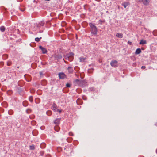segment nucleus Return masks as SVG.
I'll list each match as a JSON object with an SVG mask.
<instances>
[{"mask_svg": "<svg viewBox=\"0 0 157 157\" xmlns=\"http://www.w3.org/2000/svg\"><path fill=\"white\" fill-rule=\"evenodd\" d=\"M4 56H5L7 57V55H4V56H3L4 57Z\"/></svg>", "mask_w": 157, "mask_h": 157, "instance_id": "obj_38", "label": "nucleus"}, {"mask_svg": "<svg viewBox=\"0 0 157 157\" xmlns=\"http://www.w3.org/2000/svg\"><path fill=\"white\" fill-rule=\"evenodd\" d=\"M54 129L56 131L58 132L60 129V128L58 125H56L54 127Z\"/></svg>", "mask_w": 157, "mask_h": 157, "instance_id": "obj_15", "label": "nucleus"}, {"mask_svg": "<svg viewBox=\"0 0 157 157\" xmlns=\"http://www.w3.org/2000/svg\"><path fill=\"white\" fill-rule=\"evenodd\" d=\"M82 98H83V99L84 100H86V97L85 96H83L82 97Z\"/></svg>", "mask_w": 157, "mask_h": 157, "instance_id": "obj_31", "label": "nucleus"}, {"mask_svg": "<svg viewBox=\"0 0 157 157\" xmlns=\"http://www.w3.org/2000/svg\"><path fill=\"white\" fill-rule=\"evenodd\" d=\"M89 25L90 28V32L92 36H96L98 32L97 27L92 23H90Z\"/></svg>", "mask_w": 157, "mask_h": 157, "instance_id": "obj_2", "label": "nucleus"}, {"mask_svg": "<svg viewBox=\"0 0 157 157\" xmlns=\"http://www.w3.org/2000/svg\"><path fill=\"white\" fill-rule=\"evenodd\" d=\"M59 78L61 79L64 78L65 77V75L63 73H60L59 74Z\"/></svg>", "mask_w": 157, "mask_h": 157, "instance_id": "obj_9", "label": "nucleus"}, {"mask_svg": "<svg viewBox=\"0 0 157 157\" xmlns=\"http://www.w3.org/2000/svg\"><path fill=\"white\" fill-rule=\"evenodd\" d=\"M25 102H23V105L24 106H27V105H25Z\"/></svg>", "mask_w": 157, "mask_h": 157, "instance_id": "obj_35", "label": "nucleus"}, {"mask_svg": "<svg viewBox=\"0 0 157 157\" xmlns=\"http://www.w3.org/2000/svg\"><path fill=\"white\" fill-rule=\"evenodd\" d=\"M7 65L8 66H9L10 65H9V63H7Z\"/></svg>", "mask_w": 157, "mask_h": 157, "instance_id": "obj_40", "label": "nucleus"}, {"mask_svg": "<svg viewBox=\"0 0 157 157\" xmlns=\"http://www.w3.org/2000/svg\"><path fill=\"white\" fill-rule=\"evenodd\" d=\"M67 69L69 73H72L73 71V68L71 67H69Z\"/></svg>", "mask_w": 157, "mask_h": 157, "instance_id": "obj_13", "label": "nucleus"}, {"mask_svg": "<svg viewBox=\"0 0 157 157\" xmlns=\"http://www.w3.org/2000/svg\"><path fill=\"white\" fill-rule=\"evenodd\" d=\"M62 111V110H59V111L58 112H59V113H61V112Z\"/></svg>", "mask_w": 157, "mask_h": 157, "instance_id": "obj_36", "label": "nucleus"}, {"mask_svg": "<svg viewBox=\"0 0 157 157\" xmlns=\"http://www.w3.org/2000/svg\"><path fill=\"white\" fill-rule=\"evenodd\" d=\"M29 101L31 102L33 101V98L32 96H30L29 98Z\"/></svg>", "mask_w": 157, "mask_h": 157, "instance_id": "obj_24", "label": "nucleus"}, {"mask_svg": "<svg viewBox=\"0 0 157 157\" xmlns=\"http://www.w3.org/2000/svg\"><path fill=\"white\" fill-rule=\"evenodd\" d=\"M143 4L145 5H147L149 4V1L148 0H142Z\"/></svg>", "mask_w": 157, "mask_h": 157, "instance_id": "obj_10", "label": "nucleus"}, {"mask_svg": "<svg viewBox=\"0 0 157 157\" xmlns=\"http://www.w3.org/2000/svg\"><path fill=\"white\" fill-rule=\"evenodd\" d=\"M46 113L48 116H50L52 114V112L51 111H48Z\"/></svg>", "mask_w": 157, "mask_h": 157, "instance_id": "obj_23", "label": "nucleus"}, {"mask_svg": "<svg viewBox=\"0 0 157 157\" xmlns=\"http://www.w3.org/2000/svg\"><path fill=\"white\" fill-rule=\"evenodd\" d=\"M77 103L78 105H81L82 104V101L81 99H78L77 100Z\"/></svg>", "mask_w": 157, "mask_h": 157, "instance_id": "obj_14", "label": "nucleus"}, {"mask_svg": "<svg viewBox=\"0 0 157 157\" xmlns=\"http://www.w3.org/2000/svg\"><path fill=\"white\" fill-rule=\"evenodd\" d=\"M69 135L70 136H73V134L72 133L70 132L69 133Z\"/></svg>", "mask_w": 157, "mask_h": 157, "instance_id": "obj_29", "label": "nucleus"}, {"mask_svg": "<svg viewBox=\"0 0 157 157\" xmlns=\"http://www.w3.org/2000/svg\"><path fill=\"white\" fill-rule=\"evenodd\" d=\"M110 64L112 67H117L118 65L117 61L114 60H113L111 61Z\"/></svg>", "mask_w": 157, "mask_h": 157, "instance_id": "obj_4", "label": "nucleus"}, {"mask_svg": "<svg viewBox=\"0 0 157 157\" xmlns=\"http://www.w3.org/2000/svg\"><path fill=\"white\" fill-rule=\"evenodd\" d=\"M40 49H41L42 52L43 54H45L47 52V50L46 49L43 48L42 46H39Z\"/></svg>", "mask_w": 157, "mask_h": 157, "instance_id": "obj_8", "label": "nucleus"}, {"mask_svg": "<svg viewBox=\"0 0 157 157\" xmlns=\"http://www.w3.org/2000/svg\"><path fill=\"white\" fill-rule=\"evenodd\" d=\"M86 59L83 57H81L79 58L80 62H84Z\"/></svg>", "mask_w": 157, "mask_h": 157, "instance_id": "obj_20", "label": "nucleus"}, {"mask_svg": "<svg viewBox=\"0 0 157 157\" xmlns=\"http://www.w3.org/2000/svg\"><path fill=\"white\" fill-rule=\"evenodd\" d=\"M147 43L146 41L144 40H141L140 42V44H146Z\"/></svg>", "mask_w": 157, "mask_h": 157, "instance_id": "obj_19", "label": "nucleus"}, {"mask_svg": "<svg viewBox=\"0 0 157 157\" xmlns=\"http://www.w3.org/2000/svg\"><path fill=\"white\" fill-rule=\"evenodd\" d=\"M13 10H14L13 11V12H11V14L14 15V14L13 13H14V12H15V9H13Z\"/></svg>", "mask_w": 157, "mask_h": 157, "instance_id": "obj_33", "label": "nucleus"}, {"mask_svg": "<svg viewBox=\"0 0 157 157\" xmlns=\"http://www.w3.org/2000/svg\"><path fill=\"white\" fill-rule=\"evenodd\" d=\"M42 38L41 37H40V38H39V40L40 39H41Z\"/></svg>", "mask_w": 157, "mask_h": 157, "instance_id": "obj_41", "label": "nucleus"}, {"mask_svg": "<svg viewBox=\"0 0 157 157\" xmlns=\"http://www.w3.org/2000/svg\"><path fill=\"white\" fill-rule=\"evenodd\" d=\"M141 49L140 48H138L136 50L135 53L136 54H139L141 53Z\"/></svg>", "mask_w": 157, "mask_h": 157, "instance_id": "obj_16", "label": "nucleus"}, {"mask_svg": "<svg viewBox=\"0 0 157 157\" xmlns=\"http://www.w3.org/2000/svg\"><path fill=\"white\" fill-rule=\"evenodd\" d=\"M35 103L36 104H38L40 102V99L38 98H36L35 100Z\"/></svg>", "mask_w": 157, "mask_h": 157, "instance_id": "obj_22", "label": "nucleus"}, {"mask_svg": "<svg viewBox=\"0 0 157 157\" xmlns=\"http://www.w3.org/2000/svg\"><path fill=\"white\" fill-rule=\"evenodd\" d=\"M61 119V118L56 119L54 121V123L56 125H58L59 124Z\"/></svg>", "mask_w": 157, "mask_h": 157, "instance_id": "obj_7", "label": "nucleus"}, {"mask_svg": "<svg viewBox=\"0 0 157 157\" xmlns=\"http://www.w3.org/2000/svg\"><path fill=\"white\" fill-rule=\"evenodd\" d=\"M141 68L142 69H144L145 68V66H143L141 67Z\"/></svg>", "mask_w": 157, "mask_h": 157, "instance_id": "obj_34", "label": "nucleus"}, {"mask_svg": "<svg viewBox=\"0 0 157 157\" xmlns=\"http://www.w3.org/2000/svg\"><path fill=\"white\" fill-rule=\"evenodd\" d=\"M116 36L120 38H122L123 37V35L121 33H117L116 34Z\"/></svg>", "mask_w": 157, "mask_h": 157, "instance_id": "obj_18", "label": "nucleus"}, {"mask_svg": "<svg viewBox=\"0 0 157 157\" xmlns=\"http://www.w3.org/2000/svg\"><path fill=\"white\" fill-rule=\"evenodd\" d=\"M52 109L55 112H58L59 111V109H57L56 105L55 103L53 104Z\"/></svg>", "mask_w": 157, "mask_h": 157, "instance_id": "obj_6", "label": "nucleus"}, {"mask_svg": "<svg viewBox=\"0 0 157 157\" xmlns=\"http://www.w3.org/2000/svg\"><path fill=\"white\" fill-rule=\"evenodd\" d=\"M35 40L37 42H39V38L36 37L35 39Z\"/></svg>", "mask_w": 157, "mask_h": 157, "instance_id": "obj_27", "label": "nucleus"}, {"mask_svg": "<svg viewBox=\"0 0 157 157\" xmlns=\"http://www.w3.org/2000/svg\"><path fill=\"white\" fill-rule=\"evenodd\" d=\"M130 4L129 2H124L122 4V5L125 8H126L127 6Z\"/></svg>", "mask_w": 157, "mask_h": 157, "instance_id": "obj_11", "label": "nucleus"}, {"mask_svg": "<svg viewBox=\"0 0 157 157\" xmlns=\"http://www.w3.org/2000/svg\"><path fill=\"white\" fill-rule=\"evenodd\" d=\"M44 24V22L43 21H41L39 22V23L37 25V26L38 27H40L41 26H43Z\"/></svg>", "mask_w": 157, "mask_h": 157, "instance_id": "obj_12", "label": "nucleus"}, {"mask_svg": "<svg viewBox=\"0 0 157 157\" xmlns=\"http://www.w3.org/2000/svg\"><path fill=\"white\" fill-rule=\"evenodd\" d=\"M22 0H20L19 1H20V2H21Z\"/></svg>", "mask_w": 157, "mask_h": 157, "instance_id": "obj_42", "label": "nucleus"}, {"mask_svg": "<svg viewBox=\"0 0 157 157\" xmlns=\"http://www.w3.org/2000/svg\"><path fill=\"white\" fill-rule=\"evenodd\" d=\"M46 144L45 143H43L41 144L40 145V146L41 148H44L45 147Z\"/></svg>", "mask_w": 157, "mask_h": 157, "instance_id": "obj_21", "label": "nucleus"}, {"mask_svg": "<svg viewBox=\"0 0 157 157\" xmlns=\"http://www.w3.org/2000/svg\"><path fill=\"white\" fill-rule=\"evenodd\" d=\"M12 111H11V110H10V115L11 114V113H12Z\"/></svg>", "mask_w": 157, "mask_h": 157, "instance_id": "obj_39", "label": "nucleus"}, {"mask_svg": "<svg viewBox=\"0 0 157 157\" xmlns=\"http://www.w3.org/2000/svg\"><path fill=\"white\" fill-rule=\"evenodd\" d=\"M5 30V28L4 26H2L0 27V30L2 32H4Z\"/></svg>", "mask_w": 157, "mask_h": 157, "instance_id": "obj_17", "label": "nucleus"}, {"mask_svg": "<svg viewBox=\"0 0 157 157\" xmlns=\"http://www.w3.org/2000/svg\"><path fill=\"white\" fill-rule=\"evenodd\" d=\"M153 33L154 35L156 36L157 35V31H154L153 32Z\"/></svg>", "mask_w": 157, "mask_h": 157, "instance_id": "obj_26", "label": "nucleus"}, {"mask_svg": "<svg viewBox=\"0 0 157 157\" xmlns=\"http://www.w3.org/2000/svg\"><path fill=\"white\" fill-rule=\"evenodd\" d=\"M20 9L22 12H23L25 10V9H21V8H20Z\"/></svg>", "mask_w": 157, "mask_h": 157, "instance_id": "obj_32", "label": "nucleus"}, {"mask_svg": "<svg viewBox=\"0 0 157 157\" xmlns=\"http://www.w3.org/2000/svg\"><path fill=\"white\" fill-rule=\"evenodd\" d=\"M74 85L82 87H85L87 85V82L84 80L76 79L73 82Z\"/></svg>", "mask_w": 157, "mask_h": 157, "instance_id": "obj_1", "label": "nucleus"}, {"mask_svg": "<svg viewBox=\"0 0 157 157\" xmlns=\"http://www.w3.org/2000/svg\"><path fill=\"white\" fill-rule=\"evenodd\" d=\"M74 54L72 52H71L69 54H67L64 55V57L66 59H68L70 61H71L73 59V56Z\"/></svg>", "mask_w": 157, "mask_h": 157, "instance_id": "obj_3", "label": "nucleus"}, {"mask_svg": "<svg viewBox=\"0 0 157 157\" xmlns=\"http://www.w3.org/2000/svg\"><path fill=\"white\" fill-rule=\"evenodd\" d=\"M66 86L67 87H70L71 86V85L70 84L67 83L66 84Z\"/></svg>", "mask_w": 157, "mask_h": 157, "instance_id": "obj_28", "label": "nucleus"}, {"mask_svg": "<svg viewBox=\"0 0 157 157\" xmlns=\"http://www.w3.org/2000/svg\"><path fill=\"white\" fill-rule=\"evenodd\" d=\"M52 57H54L55 60L57 61L61 59L62 58V56L60 54H55Z\"/></svg>", "mask_w": 157, "mask_h": 157, "instance_id": "obj_5", "label": "nucleus"}, {"mask_svg": "<svg viewBox=\"0 0 157 157\" xmlns=\"http://www.w3.org/2000/svg\"><path fill=\"white\" fill-rule=\"evenodd\" d=\"M90 70H88V72H89V73H91V72H90Z\"/></svg>", "mask_w": 157, "mask_h": 157, "instance_id": "obj_37", "label": "nucleus"}, {"mask_svg": "<svg viewBox=\"0 0 157 157\" xmlns=\"http://www.w3.org/2000/svg\"><path fill=\"white\" fill-rule=\"evenodd\" d=\"M128 43L130 45H131L132 44V42L129 41H128Z\"/></svg>", "mask_w": 157, "mask_h": 157, "instance_id": "obj_30", "label": "nucleus"}, {"mask_svg": "<svg viewBox=\"0 0 157 157\" xmlns=\"http://www.w3.org/2000/svg\"><path fill=\"white\" fill-rule=\"evenodd\" d=\"M30 150H34L35 149V147L34 145H31L30 146Z\"/></svg>", "mask_w": 157, "mask_h": 157, "instance_id": "obj_25", "label": "nucleus"}]
</instances>
